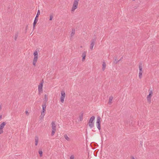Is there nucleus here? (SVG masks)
I'll return each instance as SVG.
<instances>
[{"instance_id":"obj_1","label":"nucleus","mask_w":159,"mask_h":159,"mask_svg":"<svg viewBox=\"0 0 159 159\" xmlns=\"http://www.w3.org/2000/svg\"><path fill=\"white\" fill-rule=\"evenodd\" d=\"M139 78L140 79L142 78V74L143 73V65L142 62H140L139 64Z\"/></svg>"},{"instance_id":"obj_2","label":"nucleus","mask_w":159,"mask_h":159,"mask_svg":"<svg viewBox=\"0 0 159 159\" xmlns=\"http://www.w3.org/2000/svg\"><path fill=\"white\" fill-rule=\"evenodd\" d=\"M79 0H74L72 8L71 10L72 12H74L75 10L77 8Z\"/></svg>"},{"instance_id":"obj_3","label":"nucleus","mask_w":159,"mask_h":159,"mask_svg":"<svg viewBox=\"0 0 159 159\" xmlns=\"http://www.w3.org/2000/svg\"><path fill=\"white\" fill-rule=\"evenodd\" d=\"M95 117L94 116H92L89 120V127L92 128L94 126V123L93 121L94 120Z\"/></svg>"},{"instance_id":"obj_4","label":"nucleus","mask_w":159,"mask_h":159,"mask_svg":"<svg viewBox=\"0 0 159 159\" xmlns=\"http://www.w3.org/2000/svg\"><path fill=\"white\" fill-rule=\"evenodd\" d=\"M51 125L52 127L51 135L53 136L54 135L56 130V125L54 121H52L51 123Z\"/></svg>"},{"instance_id":"obj_5","label":"nucleus","mask_w":159,"mask_h":159,"mask_svg":"<svg viewBox=\"0 0 159 159\" xmlns=\"http://www.w3.org/2000/svg\"><path fill=\"white\" fill-rule=\"evenodd\" d=\"M34 58L33 62V65L35 66H36V63L38 59V54L37 51H35L34 53Z\"/></svg>"},{"instance_id":"obj_6","label":"nucleus","mask_w":159,"mask_h":159,"mask_svg":"<svg viewBox=\"0 0 159 159\" xmlns=\"http://www.w3.org/2000/svg\"><path fill=\"white\" fill-rule=\"evenodd\" d=\"M40 14V11L39 10H38L37 11V14L35 18V19L34 20V22L33 24V29L34 30V29L35 27L36 24L37 23L38 20V17Z\"/></svg>"},{"instance_id":"obj_7","label":"nucleus","mask_w":159,"mask_h":159,"mask_svg":"<svg viewBox=\"0 0 159 159\" xmlns=\"http://www.w3.org/2000/svg\"><path fill=\"white\" fill-rule=\"evenodd\" d=\"M61 96L60 97V101L62 103H63L64 102V99L66 96V93L64 91H61Z\"/></svg>"},{"instance_id":"obj_8","label":"nucleus","mask_w":159,"mask_h":159,"mask_svg":"<svg viewBox=\"0 0 159 159\" xmlns=\"http://www.w3.org/2000/svg\"><path fill=\"white\" fill-rule=\"evenodd\" d=\"M100 120L101 118L99 116H98L97 117V121L96 122V125L97 128L99 130H100L101 129V126H100Z\"/></svg>"},{"instance_id":"obj_9","label":"nucleus","mask_w":159,"mask_h":159,"mask_svg":"<svg viewBox=\"0 0 159 159\" xmlns=\"http://www.w3.org/2000/svg\"><path fill=\"white\" fill-rule=\"evenodd\" d=\"M96 40V38L93 39L91 41L90 46V49L91 50H92L93 49V46L95 44Z\"/></svg>"},{"instance_id":"obj_10","label":"nucleus","mask_w":159,"mask_h":159,"mask_svg":"<svg viewBox=\"0 0 159 159\" xmlns=\"http://www.w3.org/2000/svg\"><path fill=\"white\" fill-rule=\"evenodd\" d=\"M43 82H41L40 84L38 86V91L39 93V94H41V93H42V87L43 86Z\"/></svg>"},{"instance_id":"obj_11","label":"nucleus","mask_w":159,"mask_h":159,"mask_svg":"<svg viewBox=\"0 0 159 159\" xmlns=\"http://www.w3.org/2000/svg\"><path fill=\"white\" fill-rule=\"evenodd\" d=\"M42 110L41 111V113H45V111H46V106L45 103L44 104L42 105Z\"/></svg>"},{"instance_id":"obj_12","label":"nucleus","mask_w":159,"mask_h":159,"mask_svg":"<svg viewBox=\"0 0 159 159\" xmlns=\"http://www.w3.org/2000/svg\"><path fill=\"white\" fill-rule=\"evenodd\" d=\"M35 144L36 146H37L38 144V141H39V138L37 136H35Z\"/></svg>"},{"instance_id":"obj_13","label":"nucleus","mask_w":159,"mask_h":159,"mask_svg":"<svg viewBox=\"0 0 159 159\" xmlns=\"http://www.w3.org/2000/svg\"><path fill=\"white\" fill-rule=\"evenodd\" d=\"M6 123L5 122H3L0 125V129H3Z\"/></svg>"},{"instance_id":"obj_14","label":"nucleus","mask_w":159,"mask_h":159,"mask_svg":"<svg viewBox=\"0 0 159 159\" xmlns=\"http://www.w3.org/2000/svg\"><path fill=\"white\" fill-rule=\"evenodd\" d=\"M113 99V97H112V96H110L109 98V100L108 102L109 104H111L112 103Z\"/></svg>"},{"instance_id":"obj_15","label":"nucleus","mask_w":159,"mask_h":159,"mask_svg":"<svg viewBox=\"0 0 159 159\" xmlns=\"http://www.w3.org/2000/svg\"><path fill=\"white\" fill-rule=\"evenodd\" d=\"M83 113H81L79 116V120L80 121H82L83 120Z\"/></svg>"},{"instance_id":"obj_16","label":"nucleus","mask_w":159,"mask_h":159,"mask_svg":"<svg viewBox=\"0 0 159 159\" xmlns=\"http://www.w3.org/2000/svg\"><path fill=\"white\" fill-rule=\"evenodd\" d=\"M106 67V64L105 61H103L102 64V70L104 71Z\"/></svg>"},{"instance_id":"obj_17","label":"nucleus","mask_w":159,"mask_h":159,"mask_svg":"<svg viewBox=\"0 0 159 159\" xmlns=\"http://www.w3.org/2000/svg\"><path fill=\"white\" fill-rule=\"evenodd\" d=\"M64 138L65 139L68 141H70V139L69 137H68L67 135V134H65L64 136Z\"/></svg>"},{"instance_id":"obj_18","label":"nucleus","mask_w":159,"mask_h":159,"mask_svg":"<svg viewBox=\"0 0 159 159\" xmlns=\"http://www.w3.org/2000/svg\"><path fill=\"white\" fill-rule=\"evenodd\" d=\"M75 34V30L74 29H72L71 31V33L70 34V36L71 37L73 36Z\"/></svg>"},{"instance_id":"obj_19","label":"nucleus","mask_w":159,"mask_h":159,"mask_svg":"<svg viewBox=\"0 0 159 159\" xmlns=\"http://www.w3.org/2000/svg\"><path fill=\"white\" fill-rule=\"evenodd\" d=\"M152 95V90L150 91L149 95L147 96V97L151 98Z\"/></svg>"},{"instance_id":"obj_20","label":"nucleus","mask_w":159,"mask_h":159,"mask_svg":"<svg viewBox=\"0 0 159 159\" xmlns=\"http://www.w3.org/2000/svg\"><path fill=\"white\" fill-rule=\"evenodd\" d=\"M18 36V33L17 32L15 34V37H14L15 40V41L16 40Z\"/></svg>"},{"instance_id":"obj_21","label":"nucleus","mask_w":159,"mask_h":159,"mask_svg":"<svg viewBox=\"0 0 159 159\" xmlns=\"http://www.w3.org/2000/svg\"><path fill=\"white\" fill-rule=\"evenodd\" d=\"M45 114V113H41V115L40 116V119H43Z\"/></svg>"},{"instance_id":"obj_22","label":"nucleus","mask_w":159,"mask_h":159,"mask_svg":"<svg viewBox=\"0 0 159 159\" xmlns=\"http://www.w3.org/2000/svg\"><path fill=\"white\" fill-rule=\"evenodd\" d=\"M86 52L85 51H84L82 54V57H86Z\"/></svg>"},{"instance_id":"obj_23","label":"nucleus","mask_w":159,"mask_h":159,"mask_svg":"<svg viewBox=\"0 0 159 159\" xmlns=\"http://www.w3.org/2000/svg\"><path fill=\"white\" fill-rule=\"evenodd\" d=\"M39 153L40 155V157H42V154H43V152H42V151L41 150L40 151L39 150Z\"/></svg>"},{"instance_id":"obj_24","label":"nucleus","mask_w":159,"mask_h":159,"mask_svg":"<svg viewBox=\"0 0 159 159\" xmlns=\"http://www.w3.org/2000/svg\"><path fill=\"white\" fill-rule=\"evenodd\" d=\"M147 99L149 103H150L151 102V98L147 97Z\"/></svg>"},{"instance_id":"obj_25","label":"nucleus","mask_w":159,"mask_h":159,"mask_svg":"<svg viewBox=\"0 0 159 159\" xmlns=\"http://www.w3.org/2000/svg\"><path fill=\"white\" fill-rule=\"evenodd\" d=\"M53 17V15L51 14L50 15V16L49 20H52Z\"/></svg>"},{"instance_id":"obj_26","label":"nucleus","mask_w":159,"mask_h":159,"mask_svg":"<svg viewBox=\"0 0 159 159\" xmlns=\"http://www.w3.org/2000/svg\"><path fill=\"white\" fill-rule=\"evenodd\" d=\"M3 132V129H0V134H2Z\"/></svg>"},{"instance_id":"obj_27","label":"nucleus","mask_w":159,"mask_h":159,"mask_svg":"<svg viewBox=\"0 0 159 159\" xmlns=\"http://www.w3.org/2000/svg\"><path fill=\"white\" fill-rule=\"evenodd\" d=\"M74 156L73 155H72L70 156V159H74Z\"/></svg>"},{"instance_id":"obj_28","label":"nucleus","mask_w":159,"mask_h":159,"mask_svg":"<svg viewBox=\"0 0 159 159\" xmlns=\"http://www.w3.org/2000/svg\"><path fill=\"white\" fill-rule=\"evenodd\" d=\"M44 97H45V100L47 101V99H48V98H47V96L46 94H45V95H44Z\"/></svg>"},{"instance_id":"obj_29","label":"nucleus","mask_w":159,"mask_h":159,"mask_svg":"<svg viewBox=\"0 0 159 159\" xmlns=\"http://www.w3.org/2000/svg\"><path fill=\"white\" fill-rule=\"evenodd\" d=\"M82 57V61H84V60H85V57Z\"/></svg>"},{"instance_id":"obj_30","label":"nucleus","mask_w":159,"mask_h":159,"mask_svg":"<svg viewBox=\"0 0 159 159\" xmlns=\"http://www.w3.org/2000/svg\"><path fill=\"white\" fill-rule=\"evenodd\" d=\"M123 58V57H122V58L120 59L118 61H117L116 62V64H117V63L120 61H121V59Z\"/></svg>"},{"instance_id":"obj_31","label":"nucleus","mask_w":159,"mask_h":159,"mask_svg":"<svg viewBox=\"0 0 159 159\" xmlns=\"http://www.w3.org/2000/svg\"><path fill=\"white\" fill-rule=\"evenodd\" d=\"M25 113H26V115H29V113L28 112V111H25Z\"/></svg>"},{"instance_id":"obj_32","label":"nucleus","mask_w":159,"mask_h":159,"mask_svg":"<svg viewBox=\"0 0 159 159\" xmlns=\"http://www.w3.org/2000/svg\"><path fill=\"white\" fill-rule=\"evenodd\" d=\"M2 115H1L0 116V119H2Z\"/></svg>"},{"instance_id":"obj_33","label":"nucleus","mask_w":159,"mask_h":159,"mask_svg":"<svg viewBox=\"0 0 159 159\" xmlns=\"http://www.w3.org/2000/svg\"><path fill=\"white\" fill-rule=\"evenodd\" d=\"M131 159H135L133 157H132L131 158Z\"/></svg>"},{"instance_id":"obj_34","label":"nucleus","mask_w":159,"mask_h":159,"mask_svg":"<svg viewBox=\"0 0 159 159\" xmlns=\"http://www.w3.org/2000/svg\"><path fill=\"white\" fill-rule=\"evenodd\" d=\"M28 28V25H27L26 27V29L27 30Z\"/></svg>"},{"instance_id":"obj_35","label":"nucleus","mask_w":159,"mask_h":159,"mask_svg":"<svg viewBox=\"0 0 159 159\" xmlns=\"http://www.w3.org/2000/svg\"><path fill=\"white\" fill-rule=\"evenodd\" d=\"M80 48H82V46H80Z\"/></svg>"}]
</instances>
